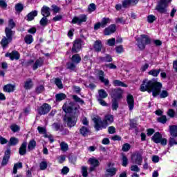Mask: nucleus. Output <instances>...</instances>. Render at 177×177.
Here are the masks:
<instances>
[{"instance_id":"nucleus-1","label":"nucleus","mask_w":177,"mask_h":177,"mask_svg":"<svg viewBox=\"0 0 177 177\" xmlns=\"http://www.w3.org/2000/svg\"><path fill=\"white\" fill-rule=\"evenodd\" d=\"M78 109H80V106H75V103L73 102H71L68 105L67 104L63 105L62 109L66 112L64 116V122L68 128L75 127L77 118H78V115L80 114Z\"/></svg>"},{"instance_id":"nucleus-2","label":"nucleus","mask_w":177,"mask_h":177,"mask_svg":"<svg viewBox=\"0 0 177 177\" xmlns=\"http://www.w3.org/2000/svg\"><path fill=\"white\" fill-rule=\"evenodd\" d=\"M161 88H162V84L160 82L146 79L140 85V91L141 92L147 91L148 93H152L153 97H156V96H158L161 93Z\"/></svg>"},{"instance_id":"nucleus-3","label":"nucleus","mask_w":177,"mask_h":177,"mask_svg":"<svg viewBox=\"0 0 177 177\" xmlns=\"http://www.w3.org/2000/svg\"><path fill=\"white\" fill-rule=\"evenodd\" d=\"M16 27V24L15 23H10L8 26L5 29V33L6 37H3L1 41V45L5 49L9 43L12 41L13 35H15V32L12 30V28H15Z\"/></svg>"},{"instance_id":"nucleus-4","label":"nucleus","mask_w":177,"mask_h":177,"mask_svg":"<svg viewBox=\"0 0 177 177\" xmlns=\"http://www.w3.org/2000/svg\"><path fill=\"white\" fill-rule=\"evenodd\" d=\"M137 46L140 50H143L146 48V45H150L151 39L147 35H141L139 37H136Z\"/></svg>"},{"instance_id":"nucleus-5","label":"nucleus","mask_w":177,"mask_h":177,"mask_svg":"<svg viewBox=\"0 0 177 177\" xmlns=\"http://www.w3.org/2000/svg\"><path fill=\"white\" fill-rule=\"evenodd\" d=\"M151 139L154 143H160L162 146H167V144L168 143V140H167V138H163L162 135H161L160 132L155 133Z\"/></svg>"},{"instance_id":"nucleus-6","label":"nucleus","mask_w":177,"mask_h":177,"mask_svg":"<svg viewBox=\"0 0 177 177\" xmlns=\"http://www.w3.org/2000/svg\"><path fill=\"white\" fill-rule=\"evenodd\" d=\"M107 168L106 169V177H113L117 174L118 169L114 167V163L109 162L107 163Z\"/></svg>"},{"instance_id":"nucleus-7","label":"nucleus","mask_w":177,"mask_h":177,"mask_svg":"<svg viewBox=\"0 0 177 177\" xmlns=\"http://www.w3.org/2000/svg\"><path fill=\"white\" fill-rule=\"evenodd\" d=\"M93 121H94L96 131H100L102 128H107V123L104 120H102V118H94Z\"/></svg>"},{"instance_id":"nucleus-8","label":"nucleus","mask_w":177,"mask_h":177,"mask_svg":"<svg viewBox=\"0 0 177 177\" xmlns=\"http://www.w3.org/2000/svg\"><path fill=\"white\" fill-rule=\"evenodd\" d=\"M41 13L43 18L40 20V23H48V18L50 16V8L46 6H44L41 9Z\"/></svg>"},{"instance_id":"nucleus-9","label":"nucleus","mask_w":177,"mask_h":177,"mask_svg":"<svg viewBox=\"0 0 177 177\" xmlns=\"http://www.w3.org/2000/svg\"><path fill=\"white\" fill-rule=\"evenodd\" d=\"M124 91L121 88H111V96L113 99H115L118 100L120 99H122V94Z\"/></svg>"},{"instance_id":"nucleus-10","label":"nucleus","mask_w":177,"mask_h":177,"mask_svg":"<svg viewBox=\"0 0 177 177\" xmlns=\"http://www.w3.org/2000/svg\"><path fill=\"white\" fill-rule=\"evenodd\" d=\"M167 6H168L167 0H160L158 4L156 6V10H158V12L160 13H166Z\"/></svg>"},{"instance_id":"nucleus-11","label":"nucleus","mask_w":177,"mask_h":177,"mask_svg":"<svg viewBox=\"0 0 177 177\" xmlns=\"http://www.w3.org/2000/svg\"><path fill=\"white\" fill-rule=\"evenodd\" d=\"M143 150H140L134 157L132 158V161L133 164H137V165H142V162H143Z\"/></svg>"},{"instance_id":"nucleus-12","label":"nucleus","mask_w":177,"mask_h":177,"mask_svg":"<svg viewBox=\"0 0 177 177\" xmlns=\"http://www.w3.org/2000/svg\"><path fill=\"white\" fill-rule=\"evenodd\" d=\"M50 105L48 104H44L38 109V113L40 115H45V114H48L50 111Z\"/></svg>"},{"instance_id":"nucleus-13","label":"nucleus","mask_w":177,"mask_h":177,"mask_svg":"<svg viewBox=\"0 0 177 177\" xmlns=\"http://www.w3.org/2000/svg\"><path fill=\"white\" fill-rule=\"evenodd\" d=\"M88 162L91 165L89 168V172H92L96 169L97 167L100 165L99 160L95 158H91L88 159Z\"/></svg>"},{"instance_id":"nucleus-14","label":"nucleus","mask_w":177,"mask_h":177,"mask_svg":"<svg viewBox=\"0 0 177 177\" xmlns=\"http://www.w3.org/2000/svg\"><path fill=\"white\" fill-rule=\"evenodd\" d=\"M98 80H100V82H102L105 86H109L110 85V81L109 79L104 78V72L103 71H97Z\"/></svg>"},{"instance_id":"nucleus-15","label":"nucleus","mask_w":177,"mask_h":177,"mask_svg":"<svg viewBox=\"0 0 177 177\" xmlns=\"http://www.w3.org/2000/svg\"><path fill=\"white\" fill-rule=\"evenodd\" d=\"M82 46V40L80 39H77L74 41L73 42V46L72 48V52L73 53H77L81 50V48Z\"/></svg>"},{"instance_id":"nucleus-16","label":"nucleus","mask_w":177,"mask_h":177,"mask_svg":"<svg viewBox=\"0 0 177 177\" xmlns=\"http://www.w3.org/2000/svg\"><path fill=\"white\" fill-rule=\"evenodd\" d=\"M6 57H10L11 60H19L20 59V53L18 51L12 50L11 53H7Z\"/></svg>"},{"instance_id":"nucleus-17","label":"nucleus","mask_w":177,"mask_h":177,"mask_svg":"<svg viewBox=\"0 0 177 177\" xmlns=\"http://www.w3.org/2000/svg\"><path fill=\"white\" fill-rule=\"evenodd\" d=\"M117 30V26L115 24H111L108 28H106L104 30V35H111V34H114Z\"/></svg>"},{"instance_id":"nucleus-18","label":"nucleus","mask_w":177,"mask_h":177,"mask_svg":"<svg viewBox=\"0 0 177 177\" xmlns=\"http://www.w3.org/2000/svg\"><path fill=\"white\" fill-rule=\"evenodd\" d=\"M127 102L130 111H132L133 107H135V100L133 99V96L129 94L127 97Z\"/></svg>"},{"instance_id":"nucleus-19","label":"nucleus","mask_w":177,"mask_h":177,"mask_svg":"<svg viewBox=\"0 0 177 177\" xmlns=\"http://www.w3.org/2000/svg\"><path fill=\"white\" fill-rule=\"evenodd\" d=\"M9 158H10V149H8L5 151V154L1 162V165L3 167H5V165H6L8 162H9Z\"/></svg>"},{"instance_id":"nucleus-20","label":"nucleus","mask_w":177,"mask_h":177,"mask_svg":"<svg viewBox=\"0 0 177 177\" xmlns=\"http://www.w3.org/2000/svg\"><path fill=\"white\" fill-rule=\"evenodd\" d=\"M37 16H38V11L35 10L29 12L26 15V19L27 21H32V20H34V19L37 17Z\"/></svg>"},{"instance_id":"nucleus-21","label":"nucleus","mask_w":177,"mask_h":177,"mask_svg":"<svg viewBox=\"0 0 177 177\" xmlns=\"http://www.w3.org/2000/svg\"><path fill=\"white\" fill-rule=\"evenodd\" d=\"M85 21H86V15H80L79 17H75L72 20V23H85Z\"/></svg>"},{"instance_id":"nucleus-22","label":"nucleus","mask_w":177,"mask_h":177,"mask_svg":"<svg viewBox=\"0 0 177 177\" xmlns=\"http://www.w3.org/2000/svg\"><path fill=\"white\" fill-rule=\"evenodd\" d=\"M20 156H25L27 153V142L24 141L19 149Z\"/></svg>"},{"instance_id":"nucleus-23","label":"nucleus","mask_w":177,"mask_h":177,"mask_svg":"<svg viewBox=\"0 0 177 177\" xmlns=\"http://www.w3.org/2000/svg\"><path fill=\"white\" fill-rule=\"evenodd\" d=\"M42 66H44V59L41 57H39L32 65V69L37 70L38 67H42Z\"/></svg>"},{"instance_id":"nucleus-24","label":"nucleus","mask_w":177,"mask_h":177,"mask_svg":"<svg viewBox=\"0 0 177 177\" xmlns=\"http://www.w3.org/2000/svg\"><path fill=\"white\" fill-rule=\"evenodd\" d=\"M99 60L102 63H111L113 62V57L110 55L106 54L104 57H99Z\"/></svg>"},{"instance_id":"nucleus-25","label":"nucleus","mask_w":177,"mask_h":177,"mask_svg":"<svg viewBox=\"0 0 177 177\" xmlns=\"http://www.w3.org/2000/svg\"><path fill=\"white\" fill-rule=\"evenodd\" d=\"M169 131L173 138H177V125L169 126Z\"/></svg>"},{"instance_id":"nucleus-26","label":"nucleus","mask_w":177,"mask_h":177,"mask_svg":"<svg viewBox=\"0 0 177 177\" xmlns=\"http://www.w3.org/2000/svg\"><path fill=\"white\" fill-rule=\"evenodd\" d=\"M32 86H34V83L32 82V79L29 78L24 82V88L26 91L31 89V88H32Z\"/></svg>"},{"instance_id":"nucleus-27","label":"nucleus","mask_w":177,"mask_h":177,"mask_svg":"<svg viewBox=\"0 0 177 177\" xmlns=\"http://www.w3.org/2000/svg\"><path fill=\"white\" fill-rule=\"evenodd\" d=\"M102 48H103V45L102 44V41L97 40L95 41L94 49L95 52H100Z\"/></svg>"},{"instance_id":"nucleus-28","label":"nucleus","mask_w":177,"mask_h":177,"mask_svg":"<svg viewBox=\"0 0 177 177\" xmlns=\"http://www.w3.org/2000/svg\"><path fill=\"white\" fill-rule=\"evenodd\" d=\"M15 85H12L11 84H8L3 86V91L4 92H8V93H10V92L15 91Z\"/></svg>"},{"instance_id":"nucleus-29","label":"nucleus","mask_w":177,"mask_h":177,"mask_svg":"<svg viewBox=\"0 0 177 177\" xmlns=\"http://www.w3.org/2000/svg\"><path fill=\"white\" fill-rule=\"evenodd\" d=\"M53 129L55 131H59V132H62L63 129H64V127H63V124L61 123L55 122L52 124Z\"/></svg>"},{"instance_id":"nucleus-30","label":"nucleus","mask_w":177,"mask_h":177,"mask_svg":"<svg viewBox=\"0 0 177 177\" xmlns=\"http://www.w3.org/2000/svg\"><path fill=\"white\" fill-rule=\"evenodd\" d=\"M72 99L75 102V103H79V104H81L82 106V104H85V102L77 95H72Z\"/></svg>"},{"instance_id":"nucleus-31","label":"nucleus","mask_w":177,"mask_h":177,"mask_svg":"<svg viewBox=\"0 0 177 177\" xmlns=\"http://www.w3.org/2000/svg\"><path fill=\"white\" fill-rule=\"evenodd\" d=\"M98 99H106V97H107V96L109 95L107 94V92H106V91L104 89H100L98 91Z\"/></svg>"},{"instance_id":"nucleus-32","label":"nucleus","mask_w":177,"mask_h":177,"mask_svg":"<svg viewBox=\"0 0 177 177\" xmlns=\"http://www.w3.org/2000/svg\"><path fill=\"white\" fill-rule=\"evenodd\" d=\"M37 146V142L35 141V140H31L28 145V150H29V151H31V150H34V149H35Z\"/></svg>"},{"instance_id":"nucleus-33","label":"nucleus","mask_w":177,"mask_h":177,"mask_svg":"<svg viewBox=\"0 0 177 177\" xmlns=\"http://www.w3.org/2000/svg\"><path fill=\"white\" fill-rule=\"evenodd\" d=\"M104 120L106 122V126H108L109 124H111L114 121V117H113V115H106Z\"/></svg>"},{"instance_id":"nucleus-34","label":"nucleus","mask_w":177,"mask_h":177,"mask_svg":"<svg viewBox=\"0 0 177 177\" xmlns=\"http://www.w3.org/2000/svg\"><path fill=\"white\" fill-rule=\"evenodd\" d=\"M66 97H67V96L63 93L56 94L55 95L56 102H62V100H64Z\"/></svg>"},{"instance_id":"nucleus-35","label":"nucleus","mask_w":177,"mask_h":177,"mask_svg":"<svg viewBox=\"0 0 177 177\" xmlns=\"http://www.w3.org/2000/svg\"><path fill=\"white\" fill-rule=\"evenodd\" d=\"M89 129L86 127H82L80 130V133L82 135V136H87V135L90 133Z\"/></svg>"},{"instance_id":"nucleus-36","label":"nucleus","mask_w":177,"mask_h":177,"mask_svg":"<svg viewBox=\"0 0 177 177\" xmlns=\"http://www.w3.org/2000/svg\"><path fill=\"white\" fill-rule=\"evenodd\" d=\"M19 144V139L16 137H11L10 138L8 145L9 146H16V145Z\"/></svg>"},{"instance_id":"nucleus-37","label":"nucleus","mask_w":177,"mask_h":177,"mask_svg":"<svg viewBox=\"0 0 177 177\" xmlns=\"http://www.w3.org/2000/svg\"><path fill=\"white\" fill-rule=\"evenodd\" d=\"M72 62L75 64H78L79 63H81V56H80V55L78 54H75L73 55Z\"/></svg>"},{"instance_id":"nucleus-38","label":"nucleus","mask_w":177,"mask_h":177,"mask_svg":"<svg viewBox=\"0 0 177 177\" xmlns=\"http://www.w3.org/2000/svg\"><path fill=\"white\" fill-rule=\"evenodd\" d=\"M160 72L161 69H152L148 73V74L149 75H152V77H158Z\"/></svg>"},{"instance_id":"nucleus-39","label":"nucleus","mask_w":177,"mask_h":177,"mask_svg":"<svg viewBox=\"0 0 177 177\" xmlns=\"http://www.w3.org/2000/svg\"><path fill=\"white\" fill-rule=\"evenodd\" d=\"M113 85L115 86H122V88H128V85L117 80L113 81Z\"/></svg>"},{"instance_id":"nucleus-40","label":"nucleus","mask_w":177,"mask_h":177,"mask_svg":"<svg viewBox=\"0 0 177 177\" xmlns=\"http://www.w3.org/2000/svg\"><path fill=\"white\" fill-rule=\"evenodd\" d=\"M24 41H25L26 44H28V45L32 44V41H34V39H32V35H26L24 38Z\"/></svg>"},{"instance_id":"nucleus-41","label":"nucleus","mask_w":177,"mask_h":177,"mask_svg":"<svg viewBox=\"0 0 177 177\" xmlns=\"http://www.w3.org/2000/svg\"><path fill=\"white\" fill-rule=\"evenodd\" d=\"M19 168H23V163L22 162H18V163H15L14 165V167H13V171H12V174H17V169Z\"/></svg>"},{"instance_id":"nucleus-42","label":"nucleus","mask_w":177,"mask_h":177,"mask_svg":"<svg viewBox=\"0 0 177 177\" xmlns=\"http://www.w3.org/2000/svg\"><path fill=\"white\" fill-rule=\"evenodd\" d=\"M44 91L45 86L42 84H40L35 88V92L37 95H39V93H42V92H44Z\"/></svg>"},{"instance_id":"nucleus-43","label":"nucleus","mask_w":177,"mask_h":177,"mask_svg":"<svg viewBox=\"0 0 177 177\" xmlns=\"http://www.w3.org/2000/svg\"><path fill=\"white\" fill-rule=\"evenodd\" d=\"M24 9V6L21 3H18L15 5V10L16 12H18L19 13L23 12V10Z\"/></svg>"},{"instance_id":"nucleus-44","label":"nucleus","mask_w":177,"mask_h":177,"mask_svg":"<svg viewBox=\"0 0 177 177\" xmlns=\"http://www.w3.org/2000/svg\"><path fill=\"white\" fill-rule=\"evenodd\" d=\"M107 26V23H97L94 25V30H99V28H104Z\"/></svg>"},{"instance_id":"nucleus-45","label":"nucleus","mask_w":177,"mask_h":177,"mask_svg":"<svg viewBox=\"0 0 177 177\" xmlns=\"http://www.w3.org/2000/svg\"><path fill=\"white\" fill-rule=\"evenodd\" d=\"M66 68H68V70H71V71H75V64H74V62H68L66 64Z\"/></svg>"},{"instance_id":"nucleus-46","label":"nucleus","mask_w":177,"mask_h":177,"mask_svg":"<svg viewBox=\"0 0 177 177\" xmlns=\"http://www.w3.org/2000/svg\"><path fill=\"white\" fill-rule=\"evenodd\" d=\"M55 84L59 88V89H63V83L62 82V80L59 78H56L55 80Z\"/></svg>"},{"instance_id":"nucleus-47","label":"nucleus","mask_w":177,"mask_h":177,"mask_svg":"<svg viewBox=\"0 0 177 177\" xmlns=\"http://www.w3.org/2000/svg\"><path fill=\"white\" fill-rule=\"evenodd\" d=\"M131 6V2L129 1V0L122 1V6L124 9H127V8H129V6Z\"/></svg>"},{"instance_id":"nucleus-48","label":"nucleus","mask_w":177,"mask_h":177,"mask_svg":"<svg viewBox=\"0 0 177 177\" xmlns=\"http://www.w3.org/2000/svg\"><path fill=\"white\" fill-rule=\"evenodd\" d=\"M60 147L62 151H67V150H68V145L64 142L60 143Z\"/></svg>"},{"instance_id":"nucleus-49","label":"nucleus","mask_w":177,"mask_h":177,"mask_svg":"<svg viewBox=\"0 0 177 177\" xmlns=\"http://www.w3.org/2000/svg\"><path fill=\"white\" fill-rule=\"evenodd\" d=\"M118 109V101L115 99L112 100V110L117 111Z\"/></svg>"},{"instance_id":"nucleus-50","label":"nucleus","mask_w":177,"mask_h":177,"mask_svg":"<svg viewBox=\"0 0 177 177\" xmlns=\"http://www.w3.org/2000/svg\"><path fill=\"white\" fill-rule=\"evenodd\" d=\"M39 167L41 171H45L48 168V162L46 161H42L39 164Z\"/></svg>"},{"instance_id":"nucleus-51","label":"nucleus","mask_w":177,"mask_h":177,"mask_svg":"<svg viewBox=\"0 0 177 177\" xmlns=\"http://www.w3.org/2000/svg\"><path fill=\"white\" fill-rule=\"evenodd\" d=\"M122 165L123 167H127L128 165V158L125 155H122Z\"/></svg>"},{"instance_id":"nucleus-52","label":"nucleus","mask_w":177,"mask_h":177,"mask_svg":"<svg viewBox=\"0 0 177 177\" xmlns=\"http://www.w3.org/2000/svg\"><path fill=\"white\" fill-rule=\"evenodd\" d=\"M82 176L84 177H88V167L85 166L82 167Z\"/></svg>"},{"instance_id":"nucleus-53","label":"nucleus","mask_w":177,"mask_h":177,"mask_svg":"<svg viewBox=\"0 0 177 177\" xmlns=\"http://www.w3.org/2000/svg\"><path fill=\"white\" fill-rule=\"evenodd\" d=\"M88 10L90 13L96 10V5L95 3H91L88 7Z\"/></svg>"},{"instance_id":"nucleus-54","label":"nucleus","mask_w":177,"mask_h":177,"mask_svg":"<svg viewBox=\"0 0 177 177\" xmlns=\"http://www.w3.org/2000/svg\"><path fill=\"white\" fill-rule=\"evenodd\" d=\"M130 169L133 172H140V168H139V167L136 165H131Z\"/></svg>"},{"instance_id":"nucleus-55","label":"nucleus","mask_w":177,"mask_h":177,"mask_svg":"<svg viewBox=\"0 0 177 177\" xmlns=\"http://www.w3.org/2000/svg\"><path fill=\"white\" fill-rule=\"evenodd\" d=\"M106 44L109 45V46H114L115 45V38L108 39Z\"/></svg>"},{"instance_id":"nucleus-56","label":"nucleus","mask_w":177,"mask_h":177,"mask_svg":"<svg viewBox=\"0 0 177 177\" xmlns=\"http://www.w3.org/2000/svg\"><path fill=\"white\" fill-rule=\"evenodd\" d=\"M10 129L12 132H19V131H20V127L17 124H12L10 126Z\"/></svg>"},{"instance_id":"nucleus-57","label":"nucleus","mask_w":177,"mask_h":177,"mask_svg":"<svg viewBox=\"0 0 177 177\" xmlns=\"http://www.w3.org/2000/svg\"><path fill=\"white\" fill-rule=\"evenodd\" d=\"M130 149H131V145L126 143L122 146V151L127 152V151H129Z\"/></svg>"},{"instance_id":"nucleus-58","label":"nucleus","mask_w":177,"mask_h":177,"mask_svg":"<svg viewBox=\"0 0 177 177\" xmlns=\"http://www.w3.org/2000/svg\"><path fill=\"white\" fill-rule=\"evenodd\" d=\"M168 95V91L163 90L160 94V99H165V97H167Z\"/></svg>"},{"instance_id":"nucleus-59","label":"nucleus","mask_w":177,"mask_h":177,"mask_svg":"<svg viewBox=\"0 0 177 177\" xmlns=\"http://www.w3.org/2000/svg\"><path fill=\"white\" fill-rule=\"evenodd\" d=\"M174 145H177V142L175 140V138H170L169 140V146L170 147H172V146H174Z\"/></svg>"},{"instance_id":"nucleus-60","label":"nucleus","mask_w":177,"mask_h":177,"mask_svg":"<svg viewBox=\"0 0 177 177\" xmlns=\"http://www.w3.org/2000/svg\"><path fill=\"white\" fill-rule=\"evenodd\" d=\"M51 8L54 13H59L60 12V8L56 5H52Z\"/></svg>"},{"instance_id":"nucleus-61","label":"nucleus","mask_w":177,"mask_h":177,"mask_svg":"<svg viewBox=\"0 0 177 177\" xmlns=\"http://www.w3.org/2000/svg\"><path fill=\"white\" fill-rule=\"evenodd\" d=\"M158 122H161V124H165V122H167V116L163 115L158 118Z\"/></svg>"},{"instance_id":"nucleus-62","label":"nucleus","mask_w":177,"mask_h":177,"mask_svg":"<svg viewBox=\"0 0 177 177\" xmlns=\"http://www.w3.org/2000/svg\"><path fill=\"white\" fill-rule=\"evenodd\" d=\"M156 16L151 15L147 17V21L149 23H153V21H156Z\"/></svg>"},{"instance_id":"nucleus-63","label":"nucleus","mask_w":177,"mask_h":177,"mask_svg":"<svg viewBox=\"0 0 177 177\" xmlns=\"http://www.w3.org/2000/svg\"><path fill=\"white\" fill-rule=\"evenodd\" d=\"M37 130L39 131V133H42L44 135L46 133V129L45 127H38Z\"/></svg>"},{"instance_id":"nucleus-64","label":"nucleus","mask_w":177,"mask_h":177,"mask_svg":"<svg viewBox=\"0 0 177 177\" xmlns=\"http://www.w3.org/2000/svg\"><path fill=\"white\" fill-rule=\"evenodd\" d=\"M115 50L117 52V53H122V52H124V47H122V46H119L115 47Z\"/></svg>"}]
</instances>
